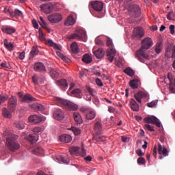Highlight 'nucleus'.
<instances>
[{
    "instance_id": "1",
    "label": "nucleus",
    "mask_w": 175,
    "mask_h": 175,
    "mask_svg": "<svg viewBox=\"0 0 175 175\" xmlns=\"http://www.w3.org/2000/svg\"><path fill=\"white\" fill-rule=\"evenodd\" d=\"M152 46L153 42L149 37L145 38L142 41L141 48L135 53V56L140 62H144L145 59H148V55L146 54L145 51L150 49Z\"/></svg>"
},
{
    "instance_id": "2",
    "label": "nucleus",
    "mask_w": 175,
    "mask_h": 175,
    "mask_svg": "<svg viewBox=\"0 0 175 175\" xmlns=\"http://www.w3.org/2000/svg\"><path fill=\"white\" fill-rule=\"evenodd\" d=\"M4 135L8 136L6 137V144L11 151L15 152L21 148V145L17 141L18 139V135L8 133V131L4 133Z\"/></svg>"
},
{
    "instance_id": "3",
    "label": "nucleus",
    "mask_w": 175,
    "mask_h": 175,
    "mask_svg": "<svg viewBox=\"0 0 175 175\" xmlns=\"http://www.w3.org/2000/svg\"><path fill=\"white\" fill-rule=\"evenodd\" d=\"M54 100L59 105L64 106V107L70 111H75L78 109V106L77 105L67 100H64L58 97H55Z\"/></svg>"
},
{
    "instance_id": "4",
    "label": "nucleus",
    "mask_w": 175,
    "mask_h": 175,
    "mask_svg": "<svg viewBox=\"0 0 175 175\" xmlns=\"http://www.w3.org/2000/svg\"><path fill=\"white\" fill-rule=\"evenodd\" d=\"M107 45L109 48V49L107 50V59L110 62H113V58L116 54V51L113 48V41L111 38H107Z\"/></svg>"
},
{
    "instance_id": "5",
    "label": "nucleus",
    "mask_w": 175,
    "mask_h": 175,
    "mask_svg": "<svg viewBox=\"0 0 175 175\" xmlns=\"http://www.w3.org/2000/svg\"><path fill=\"white\" fill-rule=\"evenodd\" d=\"M85 31H83V29H77L75 30V33L71 34L69 37L70 40H81L83 38H85Z\"/></svg>"
},
{
    "instance_id": "6",
    "label": "nucleus",
    "mask_w": 175,
    "mask_h": 175,
    "mask_svg": "<svg viewBox=\"0 0 175 175\" xmlns=\"http://www.w3.org/2000/svg\"><path fill=\"white\" fill-rule=\"evenodd\" d=\"M18 105V98L15 96H12L9 99L8 102V108L9 110H10L12 112L16 110V108Z\"/></svg>"
},
{
    "instance_id": "7",
    "label": "nucleus",
    "mask_w": 175,
    "mask_h": 175,
    "mask_svg": "<svg viewBox=\"0 0 175 175\" xmlns=\"http://www.w3.org/2000/svg\"><path fill=\"white\" fill-rule=\"evenodd\" d=\"M144 120L146 123L155 124L157 127L160 128L161 126L159 120L154 116L146 117Z\"/></svg>"
},
{
    "instance_id": "8",
    "label": "nucleus",
    "mask_w": 175,
    "mask_h": 175,
    "mask_svg": "<svg viewBox=\"0 0 175 175\" xmlns=\"http://www.w3.org/2000/svg\"><path fill=\"white\" fill-rule=\"evenodd\" d=\"M144 36V31L143 28L138 27L134 28V31H133V39H142Z\"/></svg>"
},
{
    "instance_id": "9",
    "label": "nucleus",
    "mask_w": 175,
    "mask_h": 175,
    "mask_svg": "<svg viewBox=\"0 0 175 175\" xmlns=\"http://www.w3.org/2000/svg\"><path fill=\"white\" fill-rule=\"evenodd\" d=\"M129 12H130V15L134 17H138L141 14L140 8L138 5H132L129 7Z\"/></svg>"
},
{
    "instance_id": "10",
    "label": "nucleus",
    "mask_w": 175,
    "mask_h": 175,
    "mask_svg": "<svg viewBox=\"0 0 175 175\" xmlns=\"http://www.w3.org/2000/svg\"><path fill=\"white\" fill-rule=\"evenodd\" d=\"M53 4L52 3H48L46 4H42L40 6L41 11L46 14H51L53 10Z\"/></svg>"
},
{
    "instance_id": "11",
    "label": "nucleus",
    "mask_w": 175,
    "mask_h": 175,
    "mask_svg": "<svg viewBox=\"0 0 175 175\" xmlns=\"http://www.w3.org/2000/svg\"><path fill=\"white\" fill-rule=\"evenodd\" d=\"M48 20L51 23H58L62 20V16L59 13L51 14L48 16Z\"/></svg>"
},
{
    "instance_id": "12",
    "label": "nucleus",
    "mask_w": 175,
    "mask_h": 175,
    "mask_svg": "<svg viewBox=\"0 0 175 175\" xmlns=\"http://www.w3.org/2000/svg\"><path fill=\"white\" fill-rule=\"evenodd\" d=\"M44 81H46V78L43 75H33L32 77V81L36 85H40L43 84Z\"/></svg>"
},
{
    "instance_id": "13",
    "label": "nucleus",
    "mask_w": 175,
    "mask_h": 175,
    "mask_svg": "<svg viewBox=\"0 0 175 175\" xmlns=\"http://www.w3.org/2000/svg\"><path fill=\"white\" fill-rule=\"evenodd\" d=\"M90 5L93 10L96 12H102L103 10V3L99 1H94L90 2Z\"/></svg>"
},
{
    "instance_id": "14",
    "label": "nucleus",
    "mask_w": 175,
    "mask_h": 175,
    "mask_svg": "<svg viewBox=\"0 0 175 175\" xmlns=\"http://www.w3.org/2000/svg\"><path fill=\"white\" fill-rule=\"evenodd\" d=\"M165 81H169L170 82V87H169V89H170V91L173 93V94H175V79H174V83H173V78H172V75L171 74V72H168L167 74V78H165L164 79Z\"/></svg>"
},
{
    "instance_id": "15",
    "label": "nucleus",
    "mask_w": 175,
    "mask_h": 175,
    "mask_svg": "<svg viewBox=\"0 0 175 175\" xmlns=\"http://www.w3.org/2000/svg\"><path fill=\"white\" fill-rule=\"evenodd\" d=\"M1 31L4 33L11 35L16 33V29L14 27L9 25H3L1 27Z\"/></svg>"
},
{
    "instance_id": "16",
    "label": "nucleus",
    "mask_w": 175,
    "mask_h": 175,
    "mask_svg": "<svg viewBox=\"0 0 175 175\" xmlns=\"http://www.w3.org/2000/svg\"><path fill=\"white\" fill-rule=\"evenodd\" d=\"M33 69L36 72H46V66L42 62L35 63Z\"/></svg>"
},
{
    "instance_id": "17",
    "label": "nucleus",
    "mask_w": 175,
    "mask_h": 175,
    "mask_svg": "<svg viewBox=\"0 0 175 175\" xmlns=\"http://www.w3.org/2000/svg\"><path fill=\"white\" fill-rule=\"evenodd\" d=\"M158 153L162 154L163 157L169 155V151L164 145H161L160 143L158 144Z\"/></svg>"
},
{
    "instance_id": "18",
    "label": "nucleus",
    "mask_w": 175,
    "mask_h": 175,
    "mask_svg": "<svg viewBox=\"0 0 175 175\" xmlns=\"http://www.w3.org/2000/svg\"><path fill=\"white\" fill-rule=\"evenodd\" d=\"M53 117L57 120H62L64 118V113L61 109H56L53 112Z\"/></svg>"
},
{
    "instance_id": "19",
    "label": "nucleus",
    "mask_w": 175,
    "mask_h": 175,
    "mask_svg": "<svg viewBox=\"0 0 175 175\" xmlns=\"http://www.w3.org/2000/svg\"><path fill=\"white\" fill-rule=\"evenodd\" d=\"M147 96V94L142 92H139L138 93L134 94V98H135V100H137V102L139 103H142V99L145 98Z\"/></svg>"
},
{
    "instance_id": "20",
    "label": "nucleus",
    "mask_w": 175,
    "mask_h": 175,
    "mask_svg": "<svg viewBox=\"0 0 175 175\" xmlns=\"http://www.w3.org/2000/svg\"><path fill=\"white\" fill-rule=\"evenodd\" d=\"M42 120H43V119L41 117H39L36 115L31 116L29 118V121L30 122H32V123H34V124H38V123L42 122Z\"/></svg>"
},
{
    "instance_id": "21",
    "label": "nucleus",
    "mask_w": 175,
    "mask_h": 175,
    "mask_svg": "<svg viewBox=\"0 0 175 175\" xmlns=\"http://www.w3.org/2000/svg\"><path fill=\"white\" fill-rule=\"evenodd\" d=\"M4 46L10 51L12 52L14 50V44L12 42H9L8 39L3 40Z\"/></svg>"
},
{
    "instance_id": "22",
    "label": "nucleus",
    "mask_w": 175,
    "mask_h": 175,
    "mask_svg": "<svg viewBox=\"0 0 175 175\" xmlns=\"http://www.w3.org/2000/svg\"><path fill=\"white\" fill-rule=\"evenodd\" d=\"M130 108L134 111H139V106L134 99L130 100Z\"/></svg>"
},
{
    "instance_id": "23",
    "label": "nucleus",
    "mask_w": 175,
    "mask_h": 175,
    "mask_svg": "<svg viewBox=\"0 0 175 175\" xmlns=\"http://www.w3.org/2000/svg\"><path fill=\"white\" fill-rule=\"evenodd\" d=\"M94 131L96 134H101L103 133V125L100 122H96L94 128Z\"/></svg>"
},
{
    "instance_id": "24",
    "label": "nucleus",
    "mask_w": 175,
    "mask_h": 175,
    "mask_svg": "<svg viewBox=\"0 0 175 175\" xmlns=\"http://www.w3.org/2000/svg\"><path fill=\"white\" fill-rule=\"evenodd\" d=\"M9 14L10 15L11 17H22L23 16V12L18 10L16 9L14 11H9Z\"/></svg>"
},
{
    "instance_id": "25",
    "label": "nucleus",
    "mask_w": 175,
    "mask_h": 175,
    "mask_svg": "<svg viewBox=\"0 0 175 175\" xmlns=\"http://www.w3.org/2000/svg\"><path fill=\"white\" fill-rule=\"evenodd\" d=\"M75 21L72 16H68L67 19L65 21L64 25L66 27H70L75 25Z\"/></svg>"
},
{
    "instance_id": "26",
    "label": "nucleus",
    "mask_w": 175,
    "mask_h": 175,
    "mask_svg": "<svg viewBox=\"0 0 175 175\" xmlns=\"http://www.w3.org/2000/svg\"><path fill=\"white\" fill-rule=\"evenodd\" d=\"M94 55L98 58L101 59L105 55V51L103 49L100 48L94 52Z\"/></svg>"
},
{
    "instance_id": "27",
    "label": "nucleus",
    "mask_w": 175,
    "mask_h": 175,
    "mask_svg": "<svg viewBox=\"0 0 175 175\" xmlns=\"http://www.w3.org/2000/svg\"><path fill=\"white\" fill-rule=\"evenodd\" d=\"M96 117V112L92 109L86 114L85 118L88 120H92Z\"/></svg>"
},
{
    "instance_id": "28",
    "label": "nucleus",
    "mask_w": 175,
    "mask_h": 175,
    "mask_svg": "<svg viewBox=\"0 0 175 175\" xmlns=\"http://www.w3.org/2000/svg\"><path fill=\"white\" fill-rule=\"evenodd\" d=\"M62 142L69 143L72 140V137L69 135H63L59 137Z\"/></svg>"
},
{
    "instance_id": "29",
    "label": "nucleus",
    "mask_w": 175,
    "mask_h": 175,
    "mask_svg": "<svg viewBox=\"0 0 175 175\" xmlns=\"http://www.w3.org/2000/svg\"><path fill=\"white\" fill-rule=\"evenodd\" d=\"M38 135H29L26 137V139L31 143L33 144L38 142Z\"/></svg>"
},
{
    "instance_id": "30",
    "label": "nucleus",
    "mask_w": 175,
    "mask_h": 175,
    "mask_svg": "<svg viewBox=\"0 0 175 175\" xmlns=\"http://www.w3.org/2000/svg\"><path fill=\"white\" fill-rule=\"evenodd\" d=\"M35 98L32 97L30 94L25 95L22 98V102L23 103H29L31 101H34Z\"/></svg>"
},
{
    "instance_id": "31",
    "label": "nucleus",
    "mask_w": 175,
    "mask_h": 175,
    "mask_svg": "<svg viewBox=\"0 0 175 175\" xmlns=\"http://www.w3.org/2000/svg\"><path fill=\"white\" fill-rule=\"evenodd\" d=\"M93 139L98 142H102L106 141V137L105 136L100 135V134H96L94 136Z\"/></svg>"
},
{
    "instance_id": "32",
    "label": "nucleus",
    "mask_w": 175,
    "mask_h": 175,
    "mask_svg": "<svg viewBox=\"0 0 175 175\" xmlns=\"http://www.w3.org/2000/svg\"><path fill=\"white\" fill-rule=\"evenodd\" d=\"M83 62L85 64H90L92 61V57L89 54H85L82 57Z\"/></svg>"
},
{
    "instance_id": "33",
    "label": "nucleus",
    "mask_w": 175,
    "mask_h": 175,
    "mask_svg": "<svg viewBox=\"0 0 175 175\" xmlns=\"http://www.w3.org/2000/svg\"><path fill=\"white\" fill-rule=\"evenodd\" d=\"M130 87L133 89H137L139 88V79H132L130 81Z\"/></svg>"
},
{
    "instance_id": "34",
    "label": "nucleus",
    "mask_w": 175,
    "mask_h": 175,
    "mask_svg": "<svg viewBox=\"0 0 175 175\" xmlns=\"http://www.w3.org/2000/svg\"><path fill=\"white\" fill-rule=\"evenodd\" d=\"M73 116H74V119H75V122L77 124H80L82 123V122H83L82 118H81V116L77 112H75L73 113Z\"/></svg>"
},
{
    "instance_id": "35",
    "label": "nucleus",
    "mask_w": 175,
    "mask_h": 175,
    "mask_svg": "<svg viewBox=\"0 0 175 175\" xmlns=\"http://www.w3.org/2000/svg\"><path fill=\"white\" fill-rule=\"evenodd\" d=\"M56 159L57 160V162H59V163H66V165H68V163H69L70 162V160L68 159L62 157H57Z\"/></svg>"
},
{
    "instance_id": "36",
    "label": "nucleus",
    "mask_w": 175,
    "mask_h": 175,
    "mask_svg": "<svg viewBox=\"0 0 175 175\" xmlns=\"http://www.w3.org/2000/svg\"><path fill=\"white\" fill-rule=\"evenodd\" d=\"M70 49L72 50V52L75 54L78 53L79 49H78V45L76 42H74L70 45Z\"/></svg>"
},
{
    "instance_id": "37",
    "label": "nucleus",
    "mask_w": 175,
    "mask_h": 175,
    "mask_svg": "<svg viewBox=\"0 0 175 175\" xmlns=\"http://www.w3.org/2000/svg\"><path fill=\"white\" fill-rule=\"evenodd\" d=\"M126 75L130 76V77H133L135 75V71L134 70H132L131 67H127L126 69L123 71Z\"/></svg>"
},
{
    "instance_id": "38",
    "label": "nucleus",
    "mask_w": 175,
    "mask_h": 175,
    "mask_svg": "<svg viewBox=\"0 0 175 175\" xmlns=\"http://www.w3.org/2000/svg\"><path fill=\"white\" fill-rule=\"evenodd\" d=\"M39 53V49L37 46H33L30 52V57H33Z\"/></svg>"
},
{
    "instance_id": "39",
    "label": "nucleus",
    "mask_w": 175,
    "mask_h": 175,
    "mask_svg": "<svg viewBox=\"0 0 175 175\" xmlns=\"http://www.w3.org/2000/svg\"><path fill=\"white\" fill-rule=\"evenodd\" d=\"M31 107L37 111H43L44 109V107L40 104H33Z\"/></svg>"
},
{
    "instance_id": "40",
    "label": "nucleus",
    "mask_w": 175,
    "mask_h": 175,
    "mask_svg": "<svg viewBox=\"0 0 175 175\" xmlns=\"http://www.w3.org/2000/svg\"><path fill=\"white\" fill-rule=\"evenodd\" d=\"M2 114H3V117H5V118H12V113L6 108H3Z\"/></svg>"
},
{
    "instance_id": "41",
    "label": "nucleus",
    "mask_w": 175,
    "mask_h": 175,
    "mask_svg": "<svg viewBox=\"0 0 175 175\" xmlns=\"http://www.w3.org/2000/svg\"><path fill=\"white\" fill-rule=\"evenodd\" d=\"M57 85L64 88L68 87V83L66 79H60L59 81H57Z\"/></svg>"
},
{
    "instance_id": "42",
    "label": "nucleus",
    "mask_w": 175,
    "mask_h": 175,
    "mask_svg": "<svg viewBox=\"0 0 175 175\" xmlns=\"http://www.w3.org/2000/svg\"><path fill=\"white\" fill-rule=\"evenodd\" d=\"M46 45L53 47L54 49H59V46L56 43L53 42L51 40H46Z\"/></svg>"
},
{
    "instance_id": "43",
    "label": "nucleus",
    "mask_w": 175,
    "mask_h": 175,
    "mask_svg": "<svg viewBox=\"0 0 175 175\" xmlns=\"http://www.w3.org/2000/svg\"><path fill=\"white\" fill-rule=\"evenodd\" d=\"M154 51L156 52L157 54H159L161 53V51H162V46H161V43L159 42L156 44Z\"/></svg>"
},
{
    "instance_id": "44",
    "label": "nucleus",
    "mask_w": 175,
    "mask_h": 175,
    "mask_svg": "<svg viewBox=\"0 0 175 175\" xmlns=\"http://www.w3.org/2000/svg\"><path fill=\"white\" fill-rule=\"evenodd\" d=\"M50 75L53 79H55L59 77V71H56V70H51Z\"/></svg>"
},
{
    "instance_id": "45",
    "label": "nucleus",
    "mask_w": 175,
    "mask_h": 175,
    "mask_svg": "<svg viewBox=\"0 0 175 175\" xmlns=\"http://www.w3.org/2000/svg\"><path fill=\"white\" fill-rule=\"evenodd\" d=\"M158 102V100H152L151 103H147V107L150 108L155 107L157 105Z\"/></svg>"
},
{
    "instance_id": "46",
    "label": "nucleus",
    "mask_w": 175,
    "mask_h": 175,
    "mask_svg": "<svg viewBox=\"0 0 175 175\" xmlns=\"http://www.w3.org/2000/svg\"><path fill=\"white\" fill-rule=\"evenodd\" d=\"M8 98V95H0V105H1L3 103L5 102Z\"/></svg>"
},
{
    "instance_id": "47",
    "label": "nucleus",
    "mask_w": 175,
    "mask_h": 175,
    "mask_svg": "<svg viewBox=\"0 0 175 175\" xmlns=\"http://www.w3.org/2000/svg\"><path fill=\"white\" fill-rule=\"evenodd\" d=\"M15 126L18 129H23L25 127V124L23 122H18L15 123Z\"/></svg>"
},
{
    "instance_id": "48",
    "label": "nucleus",
    "mask_w": 175,
    "mask_h": 175,
    "mask_svg": "<svg viewBox=\"0 0 175 175\" xmlns=\"http://www.w3.org/2000/svg\"><path fill=\"white\" fill-rule=\"evenodd\" d=\"M72 94H75L76 97L78 98H81V96H80L81 90L79 89H75L72 92Z\"/></svg>"
},
{
    "instance_id": "49",
    "label": "nucleus",
    "mask_w": 175,
    "mask_h": 175,
    "mask_svg": "<svg viewBox=\"0 0 175 175\" xmlns=\"http://www.w3.org/2000/svg\"><path fill=\"white\" fill-rule=\"evenodd\" d=\"M79 147H71L70 148V152L71 154H77L79 152Z\"/></svg>"
},
{
    "instance_id": "50",
    "label": "nucleus",
    "mask_w": 175,
    "mask_h": 175,
    "mask_svg": "<svg viewBox=\"0 0 175 175\" xmlns=\"http://www.w3.org/2000/svg\"><path fill=\"white\" fill-rule=\"evenodd\" d=\"M39 33V40L41 41H44V34L43 33V31H42V28H39L38 29Z\"/></svg>"
},
{
    "instance_id": "51",
    "label": "nucleus",
    "mask_w": 175,
    "mask_h": 175,
    "mask_svg": "<svg viewBox=\"0 0 175 175\" xmlns=\"http://www.w3.org/2000/svg\"><path fill=\"white\" fill-rule=\"evenodd\" d=\"M86 89H87V91L92 96H96V92L95 91L91 88L89 86H86Z\"/></svg>"
},
{
    "instance_id": "52",
    "label": "nucleus",
    "mask_w": 175,
    "mask_h": 175,
    "mask_svg": "<svg viewBox=\"0 0 175 175\" xmlns=\"http://www.w3.org/2000/svg\"><path fill=\"white\" fill-rule=\"evenodd\" d=\"M92 109L89 108L88 107H81L79 110L83 113H88Z\"/></svg>"
},
{
    "instance_id": "53",
    "label": "nucleus",
    "mask_w": 175,
    "mask_h": 175,
    "mask_svg": "<svg viewBox=\"0 0 175 175\" xmlns=\"http://www.w3.org/2000/svg\"><path fill=\"white\" fill-rule=\"evenodd\" d=\"M137 162L138 165H145L146 159L144 157H139Z\"/></svg>"
},
{
    "instance_id": "54",
    "label": "nucleus",
    "mask_w": 175,
    "mask_h": 175,
    "mask_svg": "<svg viewBox=\"0 0 175 175\" xmlns=\"http://www.w3.org/2000/svg\"><path fill=\"white\" fill-rule=\"evenodd\" d=\"M35 152L36 154H43L44 151H43V148H42V147L37 146L35 148Z\"/></svg>"
},
{
    "instance_id": "55",
    "label": "nucleus",
    "mask_w": 175,
    "mask_h": 175,
    "mask_svg": "<svg viewBox=\"0 0 175 175\" xmlns=\"http://www.w3.org/2000/svg\"><path fill=\"white\" fill-rule=\"evenodd\" d=\"M165 56L167 58H170L172 57V51L170 48H167Z\"/></svg>"
},
{
    "instance_id": "56",
    "label": "nucleus",
    "mask_w": 175,
    "mask_h": 175,
    "mask_svg": "<svg viewBox=\"0 0 175 175\" xmlns=\"http://www.w3.org/2000/svg\"><path fill=\"white\" fill-rule=\"evenodd\" d=\"M144 127V129H146L149 131H154V127L151 126L150 124H145Z\"/></svg>"
},
{
    "instance_id": "57",
    "label": "nucleus",
    "mask_w": 175,
    "mask_h": 175,
    "mask_svg": "<svg viewBox=\"0 0 175 175\" xmlns=\"http://www.w3.org/2000/svg\"><path fill=\"white\" fill-rule=\"evenodd\" d=\"M152 156L154 158H157V145L154 146V148H153V150H152Z\"/></svg>"
},
{
    "instance_id": "58",
    "label": "nucleus",
    "mask_w": 175,
    "mask_h": 175,
    "mask_svg": "<svg viewBox=\"0 0 175 175\" xmlns=\"http://www.w3.org/2000/svg\"><path fill=\"white\" fill-rule=\"evenodd\" d=\"M72 131L75 135H79L81 133V131L77 128L72 127Z\"/></svg>"
},
{
    "instance_id": "59",
    "label": "nucleus",
    "mask_w": 175,
    "mask_h": 175,
    "mask_svg": "<svg viewBox=\"0 0 175 175\" xmlns=\"http://www.w3.org/2000/svg\"><path fill=\"white\" fill-rule=\"evenodd\" d=\"M170 31L172 35H174L175 33V25H170Z\"/></svg>"
},
{
    "instance_id": "60",
    "label": "nucleus",
    "mask_w": 175,
    "mask_h": 175,
    "mask_svg": "<svg viewBox=\"0 0 175 175\" xmlns=\"http://www.w3.org/2000/svg\"><path fill=\"white\" fill-rule=\"evenodd\" d=\"M40 25L45 29H48V27H47V23H46V21L44 22H40Z\"/></svg>"
},
{
    "instance_id": "61",
    "label": "nucleus",
    "mask_w": 175,
    "mask_h": 175,
    "mask_svg": "<svg viewBox=\"0 0 175 175\" xmlns=\"http://www.w3.org/2000/svg\"><path fill=\"white\" fill-rule=\"evenodd\" d=\"M60 58L66 63H69L70 61L69 58L66 57L64 55H62Z\"/></svg>"
},
{
    "instance_id": "62",
    "label": "nucleus",
    "mask_w": 175,
    "mask_h": 175,
    "mask_svg": "<svg viewBox=\"0 0 175 175\" xmlns=\"http://www.w3.org/2000/svg\"><path fill=\"white\" fill-rule=\"evenodd\" d=\"M96 83L97 84L98 86H100V87H103V83L102 81H100L99 79V78H96Z\"/></svg>"
},
{
    "instance_id": "63",
    "label": "nucleus",
    "mask_w": 175,
    "mask_h": 175,
    "mask_svg": "<svg viewBox=\"0 0 175 175\" xmlns=\"http://www.w3.org/2000/svg\"><path fill=\"white\" fill-rule=\"evenodd\" d=\"M41 131H42V128H40V127H36L33 129V132L36 133H40Z\"/></svg>"
},
{
    "instance_id": "64",
    "label": "nucleus",
    "mask_w": 175,
    "mask_h": 175,
    "mask_svg": "<svg viewBox=\"0 0 175 175\" xmlns=\"http://www.w3.org/2000/svg\"><path fill=\"white\" fill-rule=\"evenodd\" d=\"M171 57L175 58V45L172 46Z\"/></svg>"
}]
</instances>
